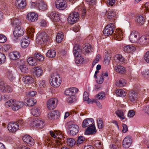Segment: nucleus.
I'll use <instances>...</instances> for the list:
<instances>
[{
    "label": "nucleus",
    "instance_id": "f257e3e1",
    "mask_svg": "<svg viewBox=\"0 0 149 149\" xmlns=\"http://www.w3.org/2000/svg\"><path fill=\"white\" fill-rule=\"evenodd\" d=\"M51 83L52 85L55 87H58L61 84V79L57 73H55L52 76Z\"/></svg>",
    "mask_w": 149,
    "mask_h": 149
},
{
    "label": "nucleus",
    "instance_id": "f03ea898",
    "mask_svg": "<svg viewBox=\"0 0 149 149\" xmlns=\"http://www.w3.org/2000/svg\"><path fill=\"white\" fill-rule=\"evenodd\" d=\"M79 14L77 12L71 13L68 17V20L69 24H73L77 21L79 18Z\"/></svg>",
    "mask_w": 149,
    "mask_h": 149
},
{
    "label": "nucleus",
    "instance_id": "7ed1b4c3",
    "mask_svg": "<svg viewBox=\"0 0 149 149\" xmlns=\"http://www.w3.org/2000/svg\"><path fill=\"white\" fill-rule=\"evenodd\" d=\"M114 25L113 23L109 24L107 25L103 31V34L105 36L111 35L114 31Z\"/></svg>",
    "mask_w": 149,
    "mask_h": 149
},
{
    "label": "nucleus",
    "instance_id": "20e7f679",
    "mask_svg": "<svg viewBox=\"0 0 149 149\" xmlns=\"http://www.w3.org/2000/svg\"><path fill=\"white\" fill-rule=\"evenodd\" d=\"M58 100L56 98H52L49 100L47 102V107L48 109L52 110L56 106Z\"/></svg>",
    "mask_w": 149,
    "mask_h": 149
},
{
    "label": "nucleus",
    "instance_id": "39448f33",
    "mask_svg": "<svg viewBox=\"0 0 149 149\" xmlns=\"http://www.w3.org/2000/svg\"><path fill=\"white\" fill-rule=\"evenodd\" d=\"M49 38L45 32H42L39 34L37 39L36 41H39L40 44L45 43L48 41Z\"/></svg>",
    "mask_w": 149,
    "mask_h": 149
},
{
    "label": "nucleus",
    "instance_id": "423d86ee",
    "mask_svg": "<svg viewBox=\"0 0 149 149\" xmlns=\"http://www.w3.org/2000/svg\"><path fill=\"white\" fill-rule=\"evenodd\" d=\"M48 16L54 22H58L60 20V14L57 12L53 11L48 13Z\"/></svg>",
    "mask_w": 149,
    "mask_h": 149
},
{
    "label": "nucleus",
    "instance_id": "0eeeda50",
    "mask_svg": "<svg viewBox=\"0 0 149 149\" xmlns=\"http://www.w3.org/2000/svg\"><path fill=\"white\" fill-rule=\"evenodd\" d=\"M24 30L20 26L15 27L13 31V35L16 39L22 36L24 34Z\"/></svg>",
    "mask_w": 149,
    "mask_h": 149
},
{
    "label": "nucleus",
    "instance_id": "6e6552de",
    "mask_svg": "<svg viewBox=\"0 0 149 149\" xmlns=\"http://www.w3.org/2000/svg\"><path fill=\"white\" fill-rule=\"evenodd\" d=\"M56 8L60 10H64L67 6L66 2L64 0H58L55 2Z\"/></svg>",
    "mask_w": 149,
    "mask_h": 149
},
{
    "label": "nucleus",
    "instance_id": "1a4fd4ad",
    "mask_svg": "<svg viewBox=\"0 0 149 149\" xmlns=\"http://www.w3.org/2000/svg\"><path fill=\"white\" fill-rule=\"evenodd\" d=\"M12 105L11 109L14 111L18 110L21 108L24 105V103L21 101H17L13 99L12 100Z\"/></svg>",
    "mask_w": 149,
    "mask_h": 149
},
{
    "label": "nucleus",
    "instance_id": "9d476101",
    "mask_svg": "<svg viewBox=\"0 0 149 149\" xmlns=\"http://www.w3.org/2000/svg\"><path fill=\"white\" fill-rule=\"evenodd\" d=\"M50 134L52 137L53 138L55 139H56L55 140L54 144L56 145L55 141L56 140H58L61 141V139L63 137L62 135V133L61 132L59 131V130L54 131V132L52 131H49Z\"/></svg>",
    "mask_w": 149,
    "mask_h": 149
},
{
    "label": "nucleus",
    "instance_id": "9b49d317",
    "mask_svg": "<svg viewBox=\"0 0 149 149\" xmlns=\"http://www.w3.org/2000/svg\"><path fill=\"white\" fill-rule=\"evenodd\" d=\"M60 115L59 111L55 110L49 112L47 114V117L49 119L54 120L58 118Z\"/></svg>",
    "mask_w": 149,
    "mask_h": 149
},
{
    "label": "nucleus",
    "instance_id": "f8f14e48",
    "mask_svg": "<svg viewBox=\"0 0 149 149\" xmlns=\"http://www.w3.org/2000/svg\"><path fill=\"white\" fill-rule=\"evenodd\" d=\"M69 130L70 135H74L77 134L79 131V127L76 124H72L69 126Z\"/></svg>",
    "mask_w": 149,
    "mask_h": 149
},
{
    "label": "nucleus",
    "instance_id": "ddd939ff",
    "mask_svg": "<svg viewBox=\"0 0 149 149\" xmlns=\"http://www.w3.org/2000/svg\"><path fill=\"white\" fill-rule=\"evenodd\" d=\"M7 127L8 130L11 132H16L19 128L17 122L10 123L8 125Z\"/></svg>",
    "mask_w": 149,
    "mask_h": 149
},
{
    "label": "nucleus",
    "instance_id": "4468645a",
    "mask_svg": "<svg viewBox=\"0 0 149 149\" xmlns=\"http://www.w3.org/2000/svg\"><path fill=\"white\" fill-rule=\"evenodd\" d=\"M24 142L28 146H32L34 145V142L33 139L28 135H24L22 138Z\"/></svg>",
    "mask_w": 149,
    "mask_h": 149
},
{
    "label": "nucleus",
    "instance_id": "2eb2a0df",
    "mask_svg": "<svg viewBox=\"0 0 149 149\" xmlns=\"http://www.w3.org/2000/svg\"><path fill=\"white\" fill-rule=\"evenodd\" d=\"M38 14L33 12L29 13L27 15V19L29 21L31 22L36 21L38 19Z\"/></svg>",
    "mask_w": 149,
    "mask_h": 149
},
{
    "label": "nucleus",
    "instance_id": "dca6fc26",
    "mask_svg": "<svg viewBox=\"0 0 149 149\" xmlns=\"http://www.w3.org/2000/svg\"><path fill=\"white\" fill-rule=\"evenodd\" d=\"M97 132L94 125L88 127L85 132L86 135H93L95 134Z\"/></svg>",
    "mask_w": 149,
    "mask_h": 149
},
{
    "label": "nucleus",
    "instance_id": "f3484780",
    "mask_svg": "<svg viewBox=\"0 0 149 149\" xmlns=\"http://www.w3.org/2000/svg\"><path fill=\"white\" fill-rule=\"evenodd\" d=\"M139 42L140 44L146 45L149 43V36L144 35L141 36L139 38Z\"/></svg>",
    "mask_w": 149,
    "mask_h": 149
},
{
    "label": "nucleus",
    "instance_id": "a211bd4d",
    "mask_svg": "<svg viewBox=\"0 0 149 149\" xmlns=\"http://www.w3.org/2000/svg\"><path fill=\"white\" fill-rule=\"evenodd\" d=\"M30 38L27 36L22 38L20 41L22 47L25 48L27 47L30 42Z\"/></svg>",
    "mask_w": 149,
    "mask_h": 149
},
{
    "label": "nucleus",
    "instance_id": "6ab92c4d",
    "mask_svg": "<svg viewBox=\"0 0 149 149\" xmlns=\"http://www.w3.org/2000/svg\"><path fill=\"white\" fill-rule=\"evenodd\" d=\"M22 81L26 84H29L33 81V79L29 75H24L21 76Z\"/></svg>",
    "mask_w": 149,
    "mask_h": 149
},
{
    "label": "nucleus",
    "instance_id": "aec40b11",
    "mask_svg": "<svg viewBox=\"0 0 149 149\" xmlns=\"http://www.w3.org/2000/svg\"><path fill=\"white\" fill-rule=\"evenodd\" d=\"M94 122V120L92 118H87L83 121L82 124V127L85 128L92 126L93 125Z\"/></svg>",
    "mask_w": 149,
    "mask_h": 149
},
{
    "label": "nucleus",
    "instance_id": "412c9836",
    "mask_svg": "<svg viewBox=\"0 0 149 149\" xmlns=\"http://www.w3.org/2000/svg\"><path fill=\"white\" fill-rule=\"evenodd\" d=\"M132 140L128 136L125 137L124 139L123 142V147L125 148H128L131 145Z\"/></svg>",
    "mask_w": 149,
    "mask_h": 149
},
{
    "label": "nucleus",
    "instance_id": "4be33fe9",
    "mask_svg": "<svg viewBox=\"0 0 149 149\" xmlns=\"http://www.w3.org/2000/svg\"><path fill=\"white\" fill-rule=\"evenodd\" d=\"M33 73L36 77H39L43 74V70L42 68L40 67H36L34 68Z\"/></svg>",
    "mask_w": 149,
    "mask_h": 149
},
{
    "label": "nucleus",
    "instance_id": "5701e85b",
    "mask_svg": "<svg viewBox=\"0 0 149 149\" xmlns=\"http://www.w3.org/2000/svg\"><path fill=\"white\" fill-rule=\"evenodd\" d=\"M15 6L18 9H23L26 6L25 0H16Z\"/></svg>",
    "mask_w": 149,
    "mask_h": 149
},
{
    "label": "nucleus",
    "instance_id": "b1692460",
    "mask_svg": "<svg viewBox=\"0 0 149 149\" xmlns=\"http://www.w3.org/2000/svg\"><path fill=\"white\" fill-rule=\"evenodd\" d=\"M1 90L4 93H10L13 91L12 88L6 83H5L4 85L1 88Z\"/></svg>",
    "mask_w": 149,
    "mask_h": 149
},
{
    "label": "nucleus",
    "instance_id": "393cba45",
    "mask_svg": "<svg viewBox=\"0 0 149 149\" xmlns=\"http://www.w3.org/2000/svg\"><path fill=\"white\" fill-rule=\"evenodd\" d=\"M82 53L84 54L85 53H88L92 50V47L90 44L86 43L83 46L82 49H81Z\"/></svg>",
    "mask_w": 149,
    "mask_h": 149
},
{
    "label": "nucleus",
    "instance_id": "a878e982",
    "mask_svg": "<svg viewBox=\"0 0 149 149\" xmlns=\"http://www.w3.org/2000/svg\"><path fill=\"white\" fill-rule=\"evenodd\" d=\"M20 56V54L18 52H12L9 54L10 58L12 60H16L19 58Z\"/></svg>",
    "mask_w": 149,
    "mask_h": 149
},
{
    "label": "nucleus",
    "instance_id": "bb28decb",
    "mask_svg": "<svg viewBox=\"0 0 149 149\" xmlns=\"http://www.w3.org/2000/svg\"><path fill=\"white\" fill-rule=\"evenodd\" d=\"M82 53L81 49H80L78 45H76L74 47L73 50V53L75 57L81 55Z\"/></svg>",
    "mask_w": 149,
    "mask_h": 149
},
{
    "label": "nucleus",
    "instance_id": "cd10ccee",
    "mask_svg": "<svg viewBox=\"0 0 149 149\" xmlns=\"http://www.w3.org/2000/svg\"><path fill=\"white\" fill-rule=\"evenodd\" d=\"M137 97V94L136 92L132 91H130L129 93V99L132 102L135 101Z\"/></svg>",
    "mask_w": 149,
    "mask_h": 149
},
{
    "label": "nucleus",
    "instance_id": "c85d7f7f",
    "mask_svg": "<svg viewBox=\"0 0 149 149\" xmlns=\"http://www.w3.org/2000/svg\"><path fill=\"white\" fill-rule=\"evenodd\" d=\"M130 41L133 43L136 42L138 40L137 33L135 31H133L131 33L130 37Z\"/></svg>",
    "mask_w": 149,
    "mask_h": 149
},
{
    "label": "nucleus",
    "instance_id": "c756f323",
    "mask_svg": "<svg viewBox=\"0 0 149 149\" xmlns=\"http://www.w3.org/2000/svg\"><path fill=\"white\" fill-rule=\"evenodd\" d=\"M135 50L134 46L132 45H128L124 47L123 50L127 53H130L134 52Z\"/></svg>",
    "mask_w": 149,
    "mask_h": 149
},
{
    "label": "nucleus",
    "instance_id": "7c9ffc66",
    "mask_svg": "<svg viewBox=\"0 0 149 149\" xmlns=\"http://www.w3.org/2000/svg\"><path fill=\"white\" fill-rule=\"evenodd\" d=\"M31 113L33 116L35 117L38 116L41 113L40 109L38 107H35L32 109Z\"/></svg>",
    "mask_w": 149,
    "mask_h": 149
},
{
    "label": "nucleus",
    "instance_id": "2f4dec72",
    "mask_svg": "<svg viewBox=\"0 0 149 149\" xmlns=\"http://www.w3.org/2000/svg\"><path fill=\"white\" fill-rule=\"evenodd\" d=\"M5 76L10 81H12L15 79L12 71L10 70L7 69L6 70Z\"/></svg>",
    "mask_w": 149,
    "mask_h": 149
},
{
    "label": "nucleus",
    "instance_id": "473e14b6",
    "mask_svg": "<svg viewBox=\"0 0 149 149\" xmlns=\"http://www.w3.org/2000/svg\"><path fill=\"white\" fill-rule=\"evenodd\" d=\"M116 36H114L115 39L118 40H120L123 37V33L122 30H119L117 31L116 33L115 34Z\"/></svg>",
    "mask_w": 149,
    "mask_h": 149
},
{
    "label": "nucleus",
    "instance_id": "72a5a7b5",
    "mask_svg": "<svg viewBox=\"0 0 149 149\" xmlns=\"http://www.w3.org/2000/svg\"><path fill=\"white\" fill-rule=\"evenodd\" d=\"M27 62L29 64L31 65H36L37 64V60L36 59L34 56L28 58Z\"/></svg>",
    "mask_w": 149,
    "mask_h": 149
},
{
    "label": "nucleus",
    "instance_id": "f704fd0d",
    "mask_svg": "<svg viewBox=\"0 0 149 149\" xmlns=\"http://www.w3.org/2000/svg\"><path fill=\"white\" fill-rule=\"evenodd\" d=\"M46 54L47 57L52 58L56 56V52L54 50L49 49L47 52Z\"/></svg>",
    "mask_w": 149,
    "mask_h": 149
},
{
    "label": "nucleus",
    "instance_id": "c9c22d12",
    "mask_svg": "<svg viewBox=\"0 0 149 149\" xmlns=\"http://www.w3.org/2000/svg\"><path fill=\"white\" fill-rule=\"evenodd\" d=\"M107 18L108 19L113 20L116 15V13L114 11L110 10L107 12Z\"/></svg>",
    "mask_w": 149,
    "mask_h": 149
},
{
    "label": "nucleus",
    "instance_id": "e433bc0d",
    "mask_svg": "<svg viewBox=\"0 0 149 149\" xmlns=\"http://www.w3.org/2000/svg\"><path fill=\"white\" fill-rule=\"evenodd\" d=\"M115 70L116 72L121 74L124 73L126 71L125 68L121 65L116 66L115 68Z\"/></svg>",
    "mask_w": 149,
    "mask_h": 149
},
{
    "label": "nucleus",
    "instance_id": "4c0bfd02",
    "mask_svg": "<svg viewBox=\"0 0 149 149\" xmlns=\"http://www.w3.org/2000/svg\"><path fill=\"white\" fill-rule=\"evenodd\" d=\"M145 20L144 17L142 15H140L137 17L136 21L139 25H141L144 24Z\"/></svg>",
    "mask_w": 149,
    "mask_h": 149
},
{
    "label": "nucleus",
    "instance_id": "58836bf2",
    "mask_svg": "<svg viewBox=\"0 0 149 149\" xmlns=\"http://www.w3.org/2000/svg\"><path fill=\"white\" fill-rule=\"evenodd\" d=\"M114 60L117 62L122 63L124 61V58L120 55H116L114 57Z\"/></svg>",
    "mask_w": 149,
    "mask_h": 149
},
{
    "label": "nucleus",
    "instance_id": "ea45409f",
    "mask_svg": "<svg viewBox=\"0 0 149 149\" xmlns=\"http://www.w3.org/2000/svg\"><path fill=\"white\" fill-rule=\"evenodd\" d=\"M27 105L29 106H32L36 103V100L33 98H27L26 100Z\"/></svg>",
    "mask_w": 149,
    "mask_h": 149
},
{
    "label": "nucleus",
    "instance_id": "a19ab883",
    "mask_svg": "<svg viewBox=\"0 0 149 149\" xmlns=\"http://www.w3.org/2000/svg\"><path fill=\"white\" fill-rule=\"evenodd\" d=\"M36 127L38 129H42L45 126L44 122L40 118H37V123H36Z\"/></svg>",
    "mask_w": 149,
    "mask_h": 149
},
{
    "label": "nucleus",
    "instance_id": "79ce46f5",
    "mask_svg": "<svg viewBox=\"0 0 149 149\" xmlns=\"http://www.w3.org/2000/svg\"><path fill=\"white\" fill-rule=\"evenodd\" d=\"M64 38V35L62 32H58L56 36V41L58 43L61 42Z\"/></svg>",
    "mask_w": 149,
    "mask_h": 149
},
{
    "label": "nucleus",
    "instance_id": "37998d69",
    "mask_svg": "<svg viewBox=\"0 0 149 149\" xmlns=\"http://www.w3.org/2000/svg\"><path fill=\"white\" fill-rule=\"evenodd\" d=\"M47 5L45 2L40 1L39 3V8L40 10L44 11L47 9Z\"/></svg>",
    "mask_w": 149,
    "mask_h": 149
},
{
    "label": "nucleus",
    "instance_id": "c03bdc74",
    "mask_svg": "<svg viewBox=\"0 0 149 149\" xmlns=\"http://www.w3.org/2000/svg\"><path fill=\"white\" fill-rule=\"evenodd\" d=\"M115 113L117 116L121 120H123L125 118L124 113L122 111L118 110L116 111Z\"/></svg>",
    "mask_w": 149,
    "mask_h": 149
},
{
    "label": "nucleus",
    "instance_id": "a18cd8bd",
    "mask_svg": "<svg viewBox=\"0 0 149 149\" xmlns=\"http://www.w3.org/2000/svg\"><path fill=\"white\" fill-rule=\"evenodd\" d=\"M76 143V141L73 138H70L67 139V143L68 146L72 147Z\"/></svg>",
    "mask_w": 149,
    "mask_h": 149
},
{
    "label": "nucleus",
    "instance_id": "49530a36",
    "mask_svg": "<svg viewBox=\"0 0 149 149\" xmlns=\"http://www.w3.org/2000/svg\"><path fill=\"white\" fill-rule=\"evenodd\" d=\"M116 84L118 86L123 87L125 85L126 83L125 80L121 79L117 81Z\"/></svg>",
    "mask_w": 149,
    "mask_h": 149
},
{
    "label": "nucleus",
    "instance_id": "de8ad7c7",
    "mask_svg": "<svg viewBox=\"0 0 149 149\" xmlns=\"http://www.w3.org/2000/svg\"><path fill=\"white\" fill-rule=\"evenodd\" d=\"M84 61V57L81 54L76 57L75 58V63L77 64L82 63Z\"/></svg>",
    "mask_w": 149,
    "mask_h": 149
},
{
    "label": "nucleus",
    "instance_id": "09e8293b",
    "mask_svg": "<svg viewBox=\"0 0 149 149\" xmlns=\"http://www.w3.org/2000/svg\"><path fill=\"white\" fill-rule=\"evenodd\" d=\"M115 93L117 95L120 97H124L126 95L125 92L121 89L117 90Z\"/></svg>",
    "mask_w": 149,
    "mask_h": 149
},
{
    "label": "nucleus",
    "instance_id": "8fccbe9b",
    "mask_svg": "<svg viewBox=\"0 0 149 149\" xmlns=\"http://www.w3.org/2000/svg\"><path fill=\"white\" fill-rule=\"evenodd\" d=\"M55 143L56 145H55V147L59 148L60 147H62L61 149H69L66 147H63V142H61V141L58 140H56L55 141Z\"/></svg>",
    "mask_w": 149,
    "mask_h": 149
},
{
    "label": "nucleus",
    "instance_id": "3c124183",
    "mask_svg": "<svg viewBox=\"0 0 149 149\" xmlns=\"http://www.w3.org/2000/svg\"><path fill=\"white\" fill-rule=\"evenodd\" d=\"M34 57L37 60V62L38 61H42L44 59L43 56L40 54L36 53L34 55Z\"/></svg>",
    "mask_w": 149,
    "mask_h": 149
},
{
    "label": "nucleus",
    "instance_id": "603ef678",
    "mask_svg": "<svg viewBox=\"0 0 149 149\" xmlns=\"http://www.w3.org/2000/svg\"><path fill=\"white\" fill-rule=\"evenodd\" d=\"M34 32V29L31 27H29L27 29V33L31 38H33Z\"/></svg>",
    "mask_w": 149,
    "mask_h": 149
},
{
    "label": "nucleus",
    "instance_id": "864d4df0",
    "mask_svg": "<svg viewBox=\"0 0 149 149\" xmlns=\"http://www.w3.org/2000/svg\"><path fill=\"white\" fill-rule=\"evenodd\" d=\"M12 24L14 26H20V21L17 18L13 19H12Z\"/></svg>",
    "mask_w": 149,
    "mask_h": 149
},
{
    "label": "nucleus",
    "instance_id": "5fc2aeb1",
    "mask_svg": "<svg viewBox=\"0 0 149 149\" xmlns=\"http://www.w3.org/2000/svg\"><path fill=\"white\" fill-rule=\"evenodd\" d=\"M85 140V138L84 136H79L77 139L76 142L77 145L79 146V145L83 143Z\"/></svg>",
    "mask_w": 149,
    "mask_h": 149
},
{
    "label": "nucleus",
    "instance_id": "6e6d98bb",
    "mask_svg": "<svg viewBox=\"0 0 149 149\" xmlns=\"http://www.w3.org/2000/svg\"><path fill=\"white\" fill-rule=\"evenodd\" d=\"M37 118H31L30 120V124L31 127H35L36 126V123H37Z\"/></svg>",
    "mask_w": 149,
    "mask_h": 149
},
{
    "label": "nucleus",
    "instance_id": "4d7b16f0",
    "mask_svg": "<svg viewBox=\"0 0 149 149\" xmlns=\"http://www.w3.org/2000/svg\"><path fill=\"white\" fill-rule=\"evenodd\" d=\"M14 99H11L10 100H8L5 103V106L6 108H8L12 107V100H13Z\"/></svg>",
    "mask_w": 149,
    "mask_h": 149
},
{
    "label": "nucleus",
    "instance_id": "13d9d810",
    "mask_svg": "<svg viewBox=\"0 0 149 149\" xmlns=\"http://www.w3.org/2000/svg\"><path fill=\"white\" fill-rule=\"evenodd\" d=\"M19 68L21 72L23 73H26L28 72V68L25 65H20Z\"/></svg>",
    "mask_w": 149,
    "mask_h": 149
},
{
    "label": "nucleus",
    "instance_id": "bf43d9fd",
    "mask_svg": "<svg viewBox=\"0 0 149 149\" xmlns=\"http://www.w3.org/2000/svg\"><path fill=\"white\" fill-rule=\"evenodd\" d=\"M46 81L45 80H41L39 83V85L40 88H45L46 86Z\"/></svg>",
    "mask_w": 149,
    "mask_h": 149
},
{
    "label": "nucleus",
    "instance_id": "052dcab7",
    "mask_svg": "<svg viewBox=\"0 0 149 149\" xmlns=\"http://www.w3.org/2000/svg\"><path fill=\"white\" fill-rule=\"evenodd\" d=\"M102 120L101 118H99L97 120V126L99 129H102L103 127Z\"/></svg>",
    "mask_w": 149,
    "mask_h": 149
},
{
    "label": "nucleus",
    "instance_id": "680f3d73",
    "mask_svg": "<svg viewBox=\"0 0 149 149\" xmlns=\"http://www.w3.org/2000/svg\"><path fill=\"white\" fill-rule=\"evenodd\" d=\"M111 58L109 56H105L103 62V63L105 65H109L110 62Z\"/></svg>",
    "mask_w": 149,
    "mask_h": 149
},
{
    "label": "nucleus",
    "instance_id": "e2e57ef3",
    "mask_svg": "<svg viewBox=\"0 0 149 149\" xmlns=\"http://www.w3.org/2000/svg\"><path fill=\"white\" fill-rule=\"evenodd\" d=\"M104 93L103 92H101L98 93L96 95V98L98 99L101 100L104 97Z\"/></svg>",
    "mask_w": 149,
    "mask_h": 149
},
{
    "label": "nucleus",
    "instance_id": "0e129e2a",
    "mask_svg": "<svg viewBox=\"0 0 149 149\" xmlns=\"http://www.w3.org/2000/svg\"><path fill=\"white\" fill-rule=\"evenodd\" d=\"M67 101L68 103H72L75 101V99L74 96H71L68 98Z\"/></svg>",
    "mask_w": 149,
    "mask_h": 149
},
{
    "label": "nucleus",
    "instance_id": "69168bd1",
    "mask_svg": "<svg viewBox=\"0 0 149 149\" xmlns=\"http://www.w3.org/2000/svg\"><path fill=\"white\" fill-rule=\"evenodd\" d=\"M6 57L3 54L0 53V64L5 61Z\"/></svg>",
    "mask_w": 149,
    "mask_h": 149
},
{
    "label": "nucleus",
    "instance_id": "338daca9",
    "mask_svg": "<svg viewBox=\"0 0 149 149\" xmlns=\"http://www.w3.org/2000/svg\"><path fill=\"white\" fill-rule=\"evenodd\" d=\"M142 74L144 77L149 78V69L143 71L142 72Z\"/></svg>",
    "mask_w": 149,
    "mask_h": 149
},
{
    "label": "nucleus",
    "instance_id": "774afa93",
    "mask_svg": "<svg viewBox=\"0 0 149 149\" xmlns=\"http://www.w3.org/2000/svg\"><path fill=\"white\" fill-rule=\"evenodd\" d=\"M144 59L147 63H149V51H148L146 53Z\"/></svg>",
    "mask_w": 149,
    "mask_h": 149
}]
</instances>
